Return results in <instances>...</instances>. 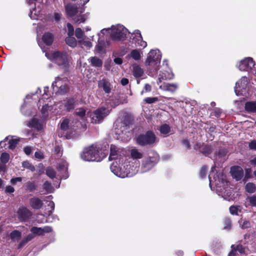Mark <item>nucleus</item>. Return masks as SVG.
<instances>
[{
	"label": "nucleus",
	"mask_w": 256,
	"mask_h": 256,
	"mask_svg": "<svg viewBox=\"0 0 256 256\" xmlns=\"http://www.w3.org/2000/svg\"><path fill=\"white\" fill-rule=\"evenodd\" d=\"M130 157L124 160V163L120 166V160L114 162L110 167L114 174L118 177L124 178L130 177L136 174L138 170V160L143 157V153L136 148H132L130 151Z\"/></svg>",
	"instance_id": "1"
},
{
	"label": "nucleus",
	"mask_w": 256,
	"mask_h": 256,
	"mask_svg": "<svg viewBox=\"0 0 256 256\" xmlns=\"http://www.w3.org/2000/svg\"><path fill=\"white\" fill-rule=\"evenodd\" d=\"M214 167L211 168V171L208 176L210 186L212 190V186L215 188L216 191L218 196H221L225 198L226 196H230L231 194L226 188L227 181L226 176L222 173H218L215 176L214 174Z\"/></svg>",
	"instance_id": "2"
},
{
	"label": "nucleus",
	"mask_w": 256,
	"mask_h": 256,
	"mask_svg": "<svg viewBox=\"0 0 256 256\" xmlns=\"http://www.w3.org/2000/svg\"><path fill=\"white\" fill-rule=\"evenodd\" d=\"M108 154L106 146L102 148L99 144H92L84 148L80 154L82 159L88 162H100Z\"/></svg>",
	"instance_id": "3"
},
{
	"label": "nucleus",
	"mask_w": 256,
	"mask_h": 256,
	"mask_svg": "<svg viewBox=\"0 0 256 256\" xmlns=\"http://www.w3.org/2000/svg\"><path fill=\"white\" fill-rule=\"evenodd\" d=\"M38 44L42 51L46 52L45 56L48 58L55 62L59 66L60 68L64 71H66L68 70L70 66V59L66 52L54 50L50 52H46L42 47V44H40L39 42H38Z\"/></svg>",
	"instance_id": "4"
},
{
	"label": "nucleus",
	"mask_w": 256,
	"mask_h": 256,
	"mask_svg": "<svg viewBox=\"0 0 256 256\" xmlns=\"http://www.w3.org/2000/svg\"><path fill=\"white\" fill-rule=\"evenodd\" d=\"M110 30V36L114 40H124L126 38V36L129 32L128 30L122 25L116 24L112 26L111 28H104L101 30L100 33L98 34L99 36L98 42V44L97 46L98 50L100 52L102 50V48L100 46V41L102 42V40H100L101 34H104L106 32Z\"/></svg>",
	"instance_id": "5"
},
{
	"label": "nucleus",
	"mask_w": 256,
	"mask_h": 256,
	"mask_svg": "<svg viewBox=\"0 0 256 256\" xmlns=\"http://www.w3.org/2000/svg\"><path fill=\"white\" fill-rule=\"evenodd\" d=\"M162 58L160 52L158 50H152L148 54L147 58L145 61L146 66L150 68V72L152 73V70L156 72L159 69V66Z\"/></svg>",
	"instance_id": "6"
},
{
	"label": "nucleus",
	"mask_w": 256,
	"mask_h": 256,
	"mask_svg": "<svg viewBox=\"0 0 256 256\" xmlns=\"http://www.w3.org/2000/svg\"><path fill=\"white\" fill-rule=\"evenodd\" d=\"M112 108L108 106L107 108L102 106L93 112H88L86 115L90 117L92 123L100 124L109 114Z\"/></svg>",
	"instance_id": "7"
},
{
	"label": "nucleus",
	"mask_w": 256,
	"mask_h": 256,
	"mask_svg": "<svg viewBox=\"0 0 256 256\" xmlns=\"http://www.w3.org/2000/svg\"><path fill=\"white\" fill-rule=\"evenodd\" d=\"M136 140L138 144L143 146L154 143L156 142V137L152 132L148 131L144 134L139 135Z\"/></svg>",
	"instance_id": "8"
},
{
	"label": "nucleus",
	"mask_w": 256,
	"mask_h": 256,
	"mask_svg": "<svg viewBox=\"0 0 256 256\" xmlns=\"http://www.w3.org/2000/svg\"><path fill=\"white\" fill-rule=\"evenodd\" d=\"M248 84L246 76H242L236 84L234 91L237 96L244 95Z\"/></svg>",
	"instance_id": "9"
},
{
	"label": "nucleus",
	"mask_w": 256,
	"mask_h": 256,
	"mask_svg": "<svg viewBox=\"0 0 256 256\" xmlns=\"http://www.w3.org/2000/svg\"><path fill=\"white\" fill-rule=\"evenodd\" d=\"M255 64V62L252 58L247 57L239 62L238 67L240 70L248 71L252 70Z\"/></svg>",
	"instance_id": "10"
},
{
	"label": "nucleus",
	"mask_w": 256,
	"mask_h": 256,
	"mask_svg": "<svg viewBox=\"0 0 256 256\" xmlns=\"http://www.w3.org/2000/svg\"><path fill=\"white\" fill-rule=\"evenodd\" d=\"M65 8L68 16L70 18L76 16L79 12L81 14L84 12V8L83 7H80L78 8L76 4H66Z\"/></svg>",
	"instance_id": "11"
},
{
	"label": "nucleus",
	"mask_w": 256,
	"mask_h": 256,
	"mask_svg": "<svg viewBox=\"0 0 256 256\" xmlns=\"http://www.w3.org/2000/svg\"><path fill=\"white\" fill-rule=\"evenodd\" d=\"M158 160L156 155L144 160L142 166V172H145L152 169L158 162Z\"/></svg>",
	"instance_id": "12"
},
{
	"label": "nucleus",
	"mask_w": 256,
	"mask_h": 256,
	"mask_svg": "<svg viewBox=\"0 0 256 256\" xmlns=\"http://www.w3.org/2000/svg\"><path fill=\"white\" fill-rule=\"evenodd\" d=\"M132 42L134 43L136 46H140L144 48L147 46V43L143 40L140 32L139 30H135L132 34Z\"/></svg>",
	"instance_id": "13"
},
{
	"label": "nucleus",
	"mask_w": 256,
	"mask_h": 256,
	"mask_svg": "<svg viewBox=\"0 0 256 256\" xmlns=\"http://www.w3.org/2000/svg\"><path fill=\"white\" fill-rule=\"evenodd\" d=\"M120 149L118 148L116 146L112 144L110 148V154L109 156V159L110 160H116V161H118L119 160H120V166H121L122 164L124 162V160L125 159L124 157H120L118 158V156H120Z\"/></svg>",
	"instance_id": "14"
},
{
	"label": "nucleus",
	"mask_w": 256,
	"mask_h": 256,
	"mask_svg": "<svg viewBox=\"0 0 256 256\" xmlns=\"http://www.w3.org/2000/svg\"><path fill=\"white\" fill-rule=\"evenodd\" d=\"M57 168L62 178L66 179L68 177V164L65 160H60Z\"/></svg>",
	"instance_id": "15"
},
{
	"label": "nucleus",
	"mask_w": 256,
	"mask_h": 256,
	"mask_svg": "<svg viewBox=\"0 0 256 256\" xmlns=\"http://www.w3.org/2000/svg\"><path fill=\"white\" fill-rule=\"evenodd\" d=\"M230 172L232 176L236 180L242 179L244 176V170L240 166H234L230 168Z\"/></svg>",
	"instance_id": "16"
},
{
	"label": "nucleus",
	"mask_w": 256,
	"mask_h": 256,
	"mask_svg": "<svg viewBox=\"0 0 256 256\" xmlns=\"http://www.w3.org/2000/svg\"><path fill=\"white\" fill-rule=\"evenodd\" d=\"M98 87L102 89L106 94H110L112 90V86L108 80L102 78L98 81Z\"/></svg>",
	"instance_id": "17"
},
{
	"label": "nucleus",
	"mask_w": 256,
	"mask_h": 256,
	"mask_svg": "<svg viewBox=\"0 0 256 256\" xmlns=\"http://www.w3.org/2000/svg\"><path fill=\"white\" fill-rule=\"evenodd\" d=\"M68 83H70V82L68 78L62 76H58L56 78L54 81L52 83V87L53 90H58V88H60L62 85Z\"/></svg>",
	"instance_id": "18"
},
{
	"label": "nucleus",
	"mask_w": 256,
	"mask_h": 256,
	"mask_svg": "<svg viewBox=\"0 0 256 256\" xmlns=\"http://www.w3.org/2000/svg\"><path fill=\"white\" fill-rule=\"evenodd\" d=\"M18 214L22 220H25L30 218L32 216V212L26 207L19 208L18 210Z\"/></svg>",
	"instance_id": "19"
},
{
	"label": "nucleus",
	"mask_w": 256,
	"mask_h": 256,
	"mask_svg": "<svg viewBox=\"0 0 256 256\" xmlns=\"http://www.w3.org/2000/svg\"><path fill=\"white\" fill-rule=\"evenodd\" d=\"M36 6L34 4V8H30L29 16L31 19L38 20L42 15L41 4H40L36 8Z\"/></svg>",
	"instance_id": "20"
},
{
	"label": "nucleus",
	"mask_w": 256,
	"mask_h": 256,
	"mask_svg": "<svg viewBox=\"0 0 256 256\" xmlns=\"http://www.w3.org/2000/svg\"><path fill=\"white\" fill-rule=\"evenodd\" d=\"M52 229L51 227L46 226L44 228H38L33 226L31 228V232L34 235H42L44 233L50 232L52 231Z\"/></svg>",
	"instance_id": "21"
},
{
	"label": "nucleus",
	"mask_w": 256,
	"mask_h": 256,
	"mask_svg": "<svg viewBox=\"0 0 256 256\" xmlns=\"http://www.w3.org/2000/svg\"><path fill=\"white\" fill-rule=\"evenodd\" d=\"M30 206L34 209L39 210L43 206V202L39 198L34 196L29 200Z\"/></svg>",
	"instance_id": "22"
},
{
	"label": "nucleus",
	"mask_w": 256,
	"mask_h": 256,
	"mask_svg": "<svg viewBox=\"0 0 256 256\" xmlns=\"http://www.w3.org/2000/svg\"><path fill=\"white\" fill-rule=\"evenodd\" d=\"M174 75L170 70H168L161 71L158 76V84L161 82L162 80H171Z\"/></svg>",
	"instance_id": "23"
},
{
	"label": "nucleus",
	"mask_w": 256,
	"mask_h": 256,
	"mask_svg": "<svg viewBox=\"0 0 256 256\" xmlns=\"http://www.w3.org/2000/svg\"><path fill=\"white\" fill-rule=\"evenodd\" d=\"M64 110L70 111L74 108L76 106V100L74 98H70L64 102V105L61 106Z\"/></svg>",
	"instance_id": "24"
},
{
	"label": "nucleus",
	"mask_w": 256,
	"mask_h": 256,
	"mask_svg": "<svg viewBox=\"0 0 256 256\" xmlns=\"http://www.w3.org/2000/svg\"><path fill=\"white\" fill-rule=\"evenodd\" d=\"M27 125L30 128L40 130L42 128L43 124L42 121L34 118L27 123Z\"/></svg>",
	"instance_id": "25"
},
{
	"label": "nucleus",
	"mask_w": 256,
	"mask_h": 256,
	"mask_svg": "<svg viewBox=\"0 0 256 256\" xmlns=\"http://www.w3.org/2000/svg\"><path fill=\"white\" fill-rule=\"evenodd\" d=\"M6 142L8 143V148L10 150H14L17 144L20 141L18 138H14L13 136H8L5 138Z\"/></svg>",
	"instance_id": "26"
},
{
	"label": "nucleus",
	"mask_w": 256,
	"mask_h": 256,
	"mask_svg": "<svg viewBox=\"0 0 256 256\" xmlns=\"http://www.w3.org/2000/svg\"><path fill=\"white\" fill-rule=\"evenodd\" d=\"M93 36L90 38L84 36L83 38L78 40V42L82 47L84 46L87 48H90L92 46L91 40H93Z\"/></svg>",
	"instance_id": "27"
},
{
	"label": "nucleus",
	"mask_w": 256,
	"mask_h": 256,
	"mask_svg": "<svg viewBox=\"0 0 256 256\" xmlns=\"http://www.w3.org/2000/svg\"><path fill=\"white\" fill-rule=\"evenodd\" d=\"M178 88L176 84L164 83L160 86V88L164 90L174 92Z\"/></svg>",
	"instance_id": "28"
},
{
	"label": "nucleus",
	"mask_w": 256,
	"mask_h": 256,
	"mask_svg": "<svg viewBox=\"0 0 256 256\" xmlns=\"http://www.w3.org/2000/svg\"><path fill=\"white\" fill-rule=\"evenodd\" d=\"M245 110L248 112H256V102H248L245 104Z\"/></svg>",
	"instance_id": "29"
},
{
	"label": "nucleus",
	"mask_w": 256,
	"mask_h": 256,
	"mask_svg": "<svg viewBox=\"0 0 256 256\" xmlns=\"http://www.w3.org/2000/svg\"><path fill=\"white\" fill-rule=\"evenodd\" d=\"M88 60L91 65L94 67L102 66V61L96 56L91 57Z\"/></svg>",
	"instance_id": "30"
},
{
	"label": "nucleus",
	"mask_w": 256,
	"mask_h": 256,
	"mask_svg": "<svg viewBox=\"0 0 256 256\" xmlns=\"http://www.w3.org/2000/svg\"><path fill=\"white\" fill-rule=\"evenodd\" d=\"M70 89V83L66 84H63L60 86V88H58V90H53L56 94H64L68 92Z\"/></svg>",
	"instance_id": "31"
},
{
	"label": "nucleus",
	"mask_w": 256,
	"mask_h": 256,
	"mask_svg": "<svg viewBox=\"0 0 256 256\" xmlns=\"http://www.w3.org/2000/svg\"><path fill=\"white\" fill-rule=\"evenodd\" d=\"M54 40V36L50 33L47 32L44 34L42 37V40L46 46L52 44Z\"/></svg>",
	"instance_id": "32"
},
{
	"label": "nucleus",
	"mask_w": 256,
	"mask_h": 256,
	"mask_svg": "<svg viewBox=\"0 0 256 256\" xmlns=\"http://www.w3.org/2000/svg\"><path fill=\"white\" fill-rule=\"evenodd\" d=\"M159 130L160 131V134L165 136H168L171 133L170 128L167 124H162L160 126Z\"/></svg>",
	"instance_id": "33"
},
{
	"label": "nucleus",
	"mask_w": 256,
	"mask_h": 256,
	"mask_svg": "<svg viewBox=\"0 0 256 256\" xmlns=\"http://www.w3.org/2000/svg\"><path fill=\"white\" fill-rule=\"evenodd\" d=\"M132 74L135 78H140L144 74V70L140 66L136 65L133 67Z\"/></svg>",
	"instance_id": "34"
},
{
	"label": "nucleus",
	"mask_w": 256,
	"mask_h": 256,
	"mask_svg": "<svg viewBox=\"0 0 256 256\" xmlns=\"http://www.w3.org/2000/svg\"><path fill=\"white\" fill-rule=\"evenodd\" d=\"M142 52L138 50H133L130 54V56L136 60H138L141 58Z\"/></svg>",
	"instance_id": "35"
},
{
	"label": "nucleus",
	"mask_w": 256,
	"mask_h": 256,
	"mask_svg": "<svg viewBox=\"0 0 256 256\" xmlns=\"http://www.w3.org/2000/svg\"><path fill=\"white\" fill-rule=\"evenodd\" d=\"M73 126H74L70 124V120L68 119L64 120L60 124L61 128L64 130H66L68 128L74 129Z\"/></svg>",
	"instance_id": "36"
},
{
	"label": "nucleus",
	"mask_w": 256,
	"mask_h": 256,
	"mask_svg": "<svg viewBox=\"0 0 256 256\" xmlns=\"http://www.w3.org/2000/svg\"><path fill=\"white\" fill-rule=\"evenodd\" d=\"M66 42L69 46L72 48L76 46L77 44L76 38L72 36H68L66 38Z\"/></svg>",
	"instance_id": "37"
},
{
	"label": "nucleus",
	"mask_w": 256,
	"mask_h": 256,
	"mask_svg": "<svg viewBox=\"0 0 256 256\" xmlns=\"http://www.w3.org/2000/svg\"><path fill=\"white\" fill-rule=\"evenodd\" d=\"M200 152L206 156L212 152V148L210 146L203 144L200 148Z\"/></svg>",
	"instance_id": "38"
},
{
	"label": "nucleus",
	"mask_w": 256,
	"mask_h": 256,
	"mask_svg": "<svg viewBox=\"0 0 256 256\" xmlns=\"http://www.w3.org/2000/svg\"><path fill=\"white\" fill-rule=\"evenodd\" d=\"M21 236V232L18 230H14L10 234L11 239L14 242L18 240Z\"/></svg>",
	"instance_id": "39"
},
{
	"label": "nucleus",
	"mask_w": 256,
	"mask_h": 256,
	"mask_svg": "<svg viewBox=\"0 0 256 256\" xmlns=\"http://www.w3.org/2000/svg\"><path fill=\"white\" fill-rule=\"evenodd\" d=\"M48 89L49 88L48 87H45L44 88V93L42 95V98L40 99L38 101L40 106L41 104L42 103V102L44 101V99H48L49 98V96H50V92H48Z\"/></svg>",
	"instance_id": "40"
},
{
	"label": "nucleus",
	"mask_w": 256,
	"mask_h": 256,
	"mask_svg": "<svg viewBox=\"0 0 256 256\" xmlns=\"http://www.w3.org/2000/svg\"><path fill=\"white\" fill-rule=\"evenodd\" d=\"M240 228L242 229L247 228L250 227V222L249 220H243L241 219L238 221Z\"/></svg>",
	"instance_id": "41"
},
{
	"label": "nucleus",
	"mask_w": 256,
	"mask_h": 256,
	"mask_svg": "<svg viewBox=\"0 0 256 256\" xmlns=\"http://www.w3.org/2000/svg\"><path fill=\"white\" fill-rule=\"evenodd\" d=\"M256 189V186L252 182H248L246 186V190L249 193H253Z\"/></svg>",
	"instance_id": "42"
},
{
	"label": "nucleus",
	"mask_w": 256,
	"mask_h": 256,
	"mask_svg": "<svg viewBox=\"0 0 256 256\" xmlns=\"http://www.w3.org/2000/svg\"><path fill=\"white\" fill-rule=\"evenodd\" d=\"M74 20L76 24H80L81 22H83L85 21L86 18L84 15H81V14L78 13V14H76V16L72 17Z\"/></svg>",
	"instance_id": "43"
},
{
	"label": "nucleus",
	"mask_w": 256,
	"mask_h": 256,
	"mask_svg": "<svg viewBox=\"0 0 256 256\" xmlns=\"http://www.w3.org/2000/svg\"><path fill=\"white\" fill-rule=\"evenodd\" d=\"M46 174L50 178H54L56 176V172L54 168L48 167L46 169Z\"/></svg>",
	"instance_id": "44"
},
{
	"label": "nucleus",
	"mask_w": 256,
	"mask_h": 256,
	"mask_svg": "<svg viewBox=\"0 0 256 256\" xmlns=\"http://www.w3.org/2000/svg\"><path fill=\"white\" fill-rule=\"evenodd\" d=\"M22 166L23 168L30 170L32 172H34L36 170L34 166L28 161L23 162H22Z\"/></svg>",
	"instance_id": "45"
},
{
	"label": "nucleus",
	"mask_w": 256,
	"mask_h": 256,
	"mask_svg": "<svg viewBox=\"0 0 256 256\" xmlns=\"http://www.w3.org/2000/svg\"><path fill=\"white\" fill-rule=\"evenodd\" d=\"M230 212L232 214L238 215L239 212H241L240 206H231L230 208Z\"/></svg>",
	"instance_id": "46"
},
{
	"label": "nucleus",
	"mask_w": 256,
	"mask_h": 256,
	"mask_svg": "<svg viewBox=\"0 0 256 256\" xmlns=\"http://www.w3.org/2000/svg\"><path fill=\"white\" fill-rule=\"evenodd\" d=\"M75 35L76 38L78 40H80V39H82L84 38V32L80 28H77L75 32Z\"/></svg>",
	"instance_id": "47"
},
{
	"label": "nucleus",
	"mask_w": 256,
	"mask_h": 256,
	"mask_svg": "<svg viewBox=\"0 0 256 256\" xmlns=\"http://www.w3.org/2000/svg\"><path fill=\"white\" fill-rule=\"evenodd\" d=\"M48 210L47 212H45L44 216H46L47 215H50V214L52 212L54 209V204L52 201H51L48 204Z\"/></svg>",
	"instance_id": "48"
},
{
	"label": "nucleus",
	"mask_w": 256,
	"mask_h": 256,
	"mask_svg": "<svg viewBox=\"0 0 256 256\" xmlns=\"http://www.w3.org/2000/svg\"><path fill=\"white\" fill-rule=\"evenodd\" d=\"M48 104H45L44 105L42 106L41 112L42 114V116L44 118H46L48 116Z\"/></svg>",
	"instance_id": "49"
},
{
	"label": "nucleus",
	"mask_w": 256,
	"mask_h": 256,
	"mask_svg": "<svg viewBox=\"0 0 256 256\" xmlns=\"http://www.w3.org/2000/svg\"><path fill=\"white\" fill-rule=\"evenodd\" d=\"M247 200L249 202L250 205L252 206L256 207V196L252 195L247 198Z\"/></svg>",
	"instance_id": "50"
},
{
	"label": "nucleus",
	"mask_w": 256,
	"mask_h": 256,
	"mask_svg": "<svg viewBox=\"0 0 256 256\" xmlns=\"http://www.w3.org/2000/svg\"><path fill=\"white\" fill-rule=\"evenodd\" d=\"M76 114L81 118H83L86 114V110L84 108H78L76 110Z\"/></svg>",
	"instance_id": "51"
},
{
	"label": "nucleus",
	"mask_w": 256,
	"mask_h": 256,
	"mask_svg": "<svg viewBox=\"0 0 256 256\" xmlns=\"http://www.w3.org/2000/svg\"><path fill=\"white\" fill-rule=\"evenodd\" d=\"M26 189L32 192L36 189V185L34 182H28L26 184Z\"/></svg>",
	"instance_id": "52"
},
{
	"label": "nucleus",
	"mask_w": 256,
	"mask_h": 256,
	"mask_svg": "<svg viewBox=\"0 0 256 256\" xmlns=\"http://www.w3.org/2000/svg\"><path fill=\"white\" fill-rule=\"evenodd\" d=\"M9 158H10V156H9L8 154L6 152H3L1 154L0 161L2 164H5L6 162H8L9 160Z\"/></svg>",
	"instance_id": "53"
},
{
	"label": "nucleus",
	"mask_w": 256,
	"mask_h": 256,
	"mask_svg": "<svg viewBox=\"0 0 256 256\" xmlns=\"http://www.w3.org/2000/svg\"><path fill=\"white\" fill-rule=\"evenodd\" d=\"M43 188L44 189L46 192H53L54 188L51 186L50 182H46L43 185Z\"/></svg>",
	"instance_id": "54"
},
{
	"label": "nucleus",
	"mask_w": 256,
	"mask_h": 256,
	"mask_svg": "<svg viewBox=\"0 0 256 256\" xmlns=\"http://www.w3.org/2000/svg\"><path fill=\"white\" fill-rule=\"evenodd\" d=\"M67 27H68V36H72L74 34V29L72 26L70 24L68 23Z\"/></svg>",
	"instance_id": "55"
},
{
	"label": "nucleus",
	"mask_w": 256,
	"mask_h": 256,
	"mask_svg": "<svg viewBox=\"0 0 256 256\" xmlns=\"http://www.w3.org/2000/svg\"><path fill=\"white\" fill-rule=\"evenodd\" d=\"M208 170V167L206 166H204L201 168L200 171V175L202 178H204L206 174V172Z\"/></svg>",
	"instance_id": "56"
},
{
	"label": "nucleus",
	"mask_w": 256,
	"mask_h": 256,
	"mask_svg": "<svg viewBox=\"0 0 256 256\" xmlns=\"http://www.w3.org/2000/svg\"><path fill=\"white\" fill-rule=\"evenodd\" d=\"M231 221L229 219H226L224 221V228L226 230H229L231 228Z\"/></svg>",
	"instance_id": "57"
},
{
	"label": "nucleus",
	"mask_w": 256,
	"mask_h": 256,
	"mask_svg": "<svg viewBox=\"0 0 256 256\" xmlns=\"http://www.w3.org/2000/svg\"><path fill=\"white\" fill-rule=\"evenodd\" d=\"M26 102L25 101L23 105H22L21 107V111L22 113H23L25 115H30L31 114L30 112H27L26 111V108H27L26 106Z\"/></svg>",
	"instance_id": "58"
},
{
	"label": "nucleus",
	"mask_w": 256,
	"mask_h": 256,
	"mask_svg": "<svg viewBox=\"0 0 256 256\" xmlns=\"http://www.w3.org/2000/svg\"><path fill=\"white\" fill-rule=\"evenodd\" d=\"M22 178L21 177H16L12 178L10 180V183L14 185L16 184L18 182H21Z\"/></svg>",
	"instance_id": "59"
},
{
	"label": "nucleus",
	"mask_w": 256,
	"mask_h": 256,
	"mask_svg": "<svg viewBox=\"0 0 256 256\" xmlns=\"http://www.w3.org/2000/svg\"><path fill=\"white\" fill-rule=\"evenodd\" d=\"M158 98H145L144 101L148 104H152L157 101Z\"/></svg>",
	"instance_id": "60"
},
{
	"label": "nucleus",
	"mask_w": 256,
	"mask_h": 256,
	"mask_svg": "<svg viewBox=\"0 0 256 256\" xmlns=\"http://www.w3.org/2000/svg\"><path fill=\"white\" fill-rule=\"evenodd\" d=\"M236 251H238L240 254H244L245 252L244 248L241 244H238L236 246Z\"/></svg>",
	"instance_id": "61"
},
{
	"label": "nucleus",
	"mask_w": 256,
	"mask_h": 256,
	"mask_svg": "<svg viewBox=\"0 0 256 256\" xmlns=\"http://www.w3.org/2000/svg\"><path fill=\"white\" fill-rule=\"evenodd\" d=\"M5 192L8 194H12L14 192V188L11 186H8L6 187Z\"/></svg>",
	"instance_id": "62"
},
{
	"label": "nucleus",
	"mask_w": 256,
	"mask_h": 256,
	"mask_svg": "<svg viewBox=\"0 0 256 256\" xmlns=\"http://www.w3.org/2000/svg\"><path fill=\"white\" fill-rule=\"evenodd\" d=\"M249 148L250 149L256 150V140H253L249 144Z\"/></svg>",
	"instance_id": "63"
},
{
	"label": "nucleus",
	"mask_w": 256,
	"mask_h": 256,
	"mask_svg": "<svg viewBox=\"0 0 256 256\" xmlns=\"http://www.w3.org/2000/svg\"><path fill=\"white\" fill-rule=\"evenodd\" d=\"M231 248H232V250L229 253L228 256H236V250L234 245L232 244L231 246Z\"/></svg>",
	"instance_id": "64"
}]
</instances>
